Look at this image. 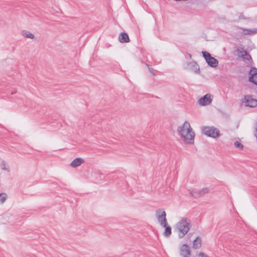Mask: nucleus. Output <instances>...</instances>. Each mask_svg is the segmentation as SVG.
Returning <instances> with one entry per match:
<instances>
[{
    "label": "nucleus",
    "instance_id": "nucleus-27",
    "mask_svg": "<svg viewBox=\"0 0 257 257\" xmlns=\"http://www.w3.org/2000/svg\"><path fill=\"white\" fill-rule=\"evenodd\" d=\"M254 135L255 137V138L256 139V141H257V123H256Z\"/></svg>",
    "mask_w": 257,
    "mask_h": 257
},
{
    "label": "nucleus",
    "instance_id": "nucleus-18",
    "mask_svg": "<svg viewBox=\"0 0 257 257\" xmlns=\"http://www.w3.org/2000/svg\"><path fill=\"white\" fill-rule=\"evenodd\" d=\"M189 193L193 197H195V198H198L199 197V191L198 190H195V189H189Z\"/></svg>",
    "mask_w": 257,
    "mask_h": 257
},
{
    "label": "nucleus",
    "instance_id": "nucleus-6",
    "mask_svg": "<svg viewBox=\"0 0 257 257\" xmlns=\"http://www.w3.org/2000/svg\"><path fill=\"white\" fill-rule=\"evenodd\" d=\"M245 106L254 107L257 106V100L253 98L250 95H245L241 100Z\"/></svg>",
    "mask_w": 257,
    "mask_h": 257
},
{
    "label": "nucleus",
    "instance_id": "nucleus-9",
    "mask_svg": "<svg viewBox=\"0 0 257 257\" xmlns=\"http://www.w3.org/2000/svg\"><path fill=\"white\" fill-rule=\"evenodd\" d=\"M212 96L209 94H206L198 100L199 104L201 106H206L210 104L212 101Z\"/></svg>",
    "mask_w": 257,
    "mask_h": 257
},
{
    "label": "nucleus",
    "instance_id": "nucleus-17",
    "mask_svg": "<svg viewBox=\"0 0 257 257\" xmlns=\"http://www.w3.org/2000/svg\"><path fill=\"white\" fill-rule=\"evenodd\" d=\"M164 227H165V229L163 234L166 237H169L172 233L171 227L170 226H168L167 225Z\"/></svg>",
    "mask_w": 257,
    "mask_h": 257
},
{
    "label": "nucleus",
    "instance_id": "nucleus-11",
    "mask_svg": "<svg viewBox=\"0 0 257 257\" xmlns=\"http://www.w3.org/2000/svg\"><path fill=\"white\" fill-rule=\"evenodd\" d=\"M118 40L121 43L130 42L128 36L126 33H121L118 36Z\"/></svg>",
    "mask_w": 257,
    "mask_h": 257
},
{
    "label": "nucleus",
    "instance_id": "nucleus-28",
    "mask_svg": "<svg viewBox=\"0 0 257 257\" xmlns=\"http://www.w3.org/2000/svg\"><path fill=\"white\" fill-rule=\"evenodd\" d=\"M73 161H84L83 159L81 158H77L73 160Z\"/></svg>",
    "mask_w": 257,
    "mask_h": 257
},
{
    "label": "nucleus",
    "instance_id": "nucleus-4",
    "mask_svg": "<svg viewBox=\"0 0 257 257\" xmlns=\"http://www.w3.org/2000/svg\"><path fill=\"white\" fill-rule=\"evenodd\" d=\"M202 53L209 66L213 68H215L218 66V61L215 58L212 57L209 53L206 51H202Z\"/></svg>",
    "mask_w": 257,
    "mask_h": 257
},
{
    "label": "nucleus",
    "instance_id": "nucleus-5",
    "mask_svg": "<svg viewBox=\"0 0 257 257\" xmlns=\"http://www.w3.org/2000/svg\"><path fill=\"white\" fill-rule=\"evenodd\" d=\"M204 134L212 138H216L219 136V131L213 126H205L203 127Z\"/></svg>",
    "mask_w": 257,
    "mask_h": 257
},
{
    "label": "nucleus",
    "instance_id": "nucleus-3",
    "mask_svg": "<svg viewBox=\"0 0 257 257\" xmlns=\"http://www.w3.org/2000/svg\"><path fill=\"white\" fill-rule=\"evenodd\" d=\"M156 216L160 225L162 227H165L168 225L166 218V213L163 209H158L156 211Z\"/></svg>",
    "mask_w": 257,
    "mask_h": 257
},
{
    "label": "nucleus",
    "instance_id": "nucleus-24",
    "mask_svg": "<svg viewBox=\"0 0 257 257\" xmlns=\"http://www.w3.org/2000/svg\"><path fill=\"white\" fill-rule=\"evenodd\" d=\"M147 66L148 67L149 70L151 73H152L153 75H155L156 74L155 73V70L152 67H150V66L147 64Z\"/></svg>",
    "mask_w": 257,
    "mask_h": 257
},
{
    "label": "nucleus",
    "instance_id": "nucleus-25",
    "mask_svg": "<svg viewBox=\"0 0 257 257\" xmlns=\"http://www.w3.org/2000/svg\"><path fill=\"white\" fill-rule=\"evenodd\" d=\"M1 167L3 170H7L9 171L8 168L7 167V165L5 163H3L1 165Z\"/></svg>",
    "mask_w": 257,
    "mask_h": 257
},
{
    "label": "nucleus",
    "instance_id": "nucleus-1",
    "mask_svg": "<svg viewBox=\"0 0 257 257\" xmlns=\"http://www.w3.org/2000/svg\"><path fill=\"white\" fill-rule=\"evenodd\" d=\"M177 132L184 143L194 144L195 133L189 122L186 121L182 125L179 126L177 128Z\"/></svg>",
    "mask_w": 257,
    "mask_h": 257
},
{
    "label": "nucleus",
    "instance_id": "nucleus-15",
    "mask_svg": "<svg viewBox=\"0 0 257 257\" xmlns=\"http://www.w3.org/2000/svg\"><path fill=\"white\" fill-rule=\"evenodd\" d=\"M242 30L244 32L243 34L244 35H253V34L257 33V29H242Z\"/></svg>",
    "mask_w": 257,
    "mask_h": 257
},
{
    "label": "nucleus",
    "instance_id": "nucleus-10",
    "mask_svg": "<svg viewBox=\"0 0 257 257\" xmlns=\"http://www.w3.org/2000/svg\"><path fill=\"white\" fill-rule=\"evenodd\" d=\"M180 254L182 257H190L191 255V251L189 246L184 244L180 246Z\"/></svg>",
    "mask_w": 257,
    "mask_h": 257
},
{
    "label": "nucleus",
    "instance_id": "nucleus-2",
    "mask_svg": "<svg viewBox=\"0 0 257 257\" xmlns=\"http://www.w3.org/2000/svg\"><path fill=\"white\" fill-rule=\"evenodd\" d=\"M191 226V220L188 218L182 217L175 224L174 229L178 237L181 239L187 234Z\"/></svg>",
    "mask_w": 257,
    "mask_h": 257
},
{
    "label": "nucleus",
    "instance_id": "nucleus-21",
    "mask_svg": "<svg viewBox=\"0 0 257 257\" xmlns=\"http://www.w3.org/2000/svg\"><path fill=\"white\" fill-rule=\"evenodd\" d=\"M11 216H12L11 213H9V212H6L2 215V217L6 220V221H8L10 219V218Z\"/></svg>",
    "mask_w": 257,
    "mask_h": 257
},
{
    "label": "nucleus",
    "instance_id": "nucleus-12",
    "mask_svg": "<svg viewBox=\"0 0 257 257\" xmlns=\"http://www.w3.org/2000/svg\"><path fill=\"white\" fill-rule=\"evenodd\" d=\"M188 67L195 73H199L200 69L198 65L195 62H191L188 64Z\"/></svg>",
    "mask_w": 257,
    "mask_h": 257
},
{
    "label": "nucleus",
    "instance_id": "nucleus-23",
    "mask_svg": "<svg viewBox=\"0 0 257 257\" xmlns=\"http://www.w3.org/2000/svg\"><path fill=\"white\" fill-rule=\"evenodd\" d=\"M234 146L236 148L242 149L243 148V145L238 141H236L234 143Z\"/></svg>",
    "mask_w": 257,
    "mask_h": 257
},
{
    "label": "nucleus",
    "instance_id": "nucleus-7",
    "mask_svg": "<svg viewBox=\"0 0 257 257\" xmlns=\"http://www.w3.org/2000/svg\"><path fill=\"white\" fill-rule=\"evenodd\" d=\"M237 55L241 57L245 63H250L252 61L250 55L242 48H237L236 50Z\"/></svg>",
    "mask_w": 257,
    "mask_h": 257
},
{
    "label": "nucleus",
    "instance_id": "nucleus-14",
    "mask_svg": "<svg viewBox=\"0 0 257 257\" xmlns=\"http://www.w3.org/2000/svg\"><path fill=\"white\" fill-rule=\"evenodd\" d=\"M22 35L23 37H24L26 38H29L31 39H35L34 35L28 31H23L22 32Z\"/></svg>",
    "mask_w": 257,
    "mask_h": 257
},
{
    "label": "nucleus",
    "instance_id": "nucleus-20",
    "mask_svg": "<svg viewBox=\"0 0 257 257\" xmlns=\"http://www.w3.org/2000/svg\"><path fill=\"white\" fill-rule=\"evenodd\" d=\"M7 198V195L5 193H1L0 194V203L3 204L4 203L6 199Z\"/></svg>",
    "mask_w": 257,
    "mask_h": 257
},
{
    "label": "nucleus",
    "instance_id": "nucleus-13",
    "mask_svg": "<svg viewBox=\"0 0 257 257\" xmlns=\"http://www.w3.org/2000/svg\"><path fill=\"white\" fill-rule=\"evenodd\" d=\"M201 238L199 236L196 237L193 241V248L194 249L200 248L201 246Z\"/></svg>",
    "mask_w": 257,
    "mask_h": 257
},
{
    "label": "nucleus",
    "instance_id": "nucleus-16",
    "mask_svg": "<svg viewBox=\"0 0 257 257\" xmlns=\"http://www.w3.org/2000/svg\"><path fill=\"white\" fill-rule=\"evenodd\" d=\"M257 75V69L255 68H252L249 72V79H253L254 77Z\"/></svg>",
    "mask_w": 257,
    "mask_h": 257
},
{
    "label": "nucleus",
    "instance_id": "nucleus-19",
    "mask_svg": "<svg viewBox=\"0 0 257 257\" xmlns=\"http://www.w3.org/2000/svg\"><path fill=\"white\" fill-rule=\"evenodd\" d=\"M199 191V197L202 196L204 195L205 194L208 193L209 192V189L207 188H203L200 189Z\"/></svg>",
    "mask_w": 257,
    "mask_h": 257
},
{
    "label": "nucleus",
    "instance_id": "nucleus-8",
    "mask_svg": "<svg viewBox=\"0 0 257 257\" xmlns=\"http://www.w3.org/2000/svg\"><path fill=\"white\" fill-rule=\"evenodd\" d=\"M104 181H106L105 176L102 173H95L92 175L91 181L96 184L101 183Z\"/></svg>",
    "mask_w": 257,
    "mask_h": 257
},
{
    "label": "nucleus",
    "instance_id": "nucleus-26",
    "mask_svg": "<svg viewBox=\"0 0 257 257\" xmlns=\"http://www.w3.org/2000/svg\"><path fill=\"white\" fill-rule=\"evenodd\" d=\"M249 81L253 82V83L257 84V75L255 77H254L253 79H249Z\"/></svg>",
    "mask_w": 257,
    "mask_h": 257
},
{
    "label": "nucleus",
    "instance_id": "nucleus-22",
    "mask_svg": "<svg viewBox=\"0 0 257 257\" xmlns=\"http://www.w3.org/2000/svg\"><path fill=\"white\" fill-rule=\"evenodd\" d=\"M82 162H71L70 166L72 168H76L81 165Z\"/></svg>",
    "mask_w": 257,
    "mask_h": 257
}]
</instances>
